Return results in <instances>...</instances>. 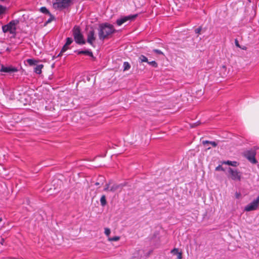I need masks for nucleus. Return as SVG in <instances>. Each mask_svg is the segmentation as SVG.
<instances>
[{
    "label": "nucleus",
    "mask_w": 259,
    "mask_h": 259,
    "mask_svg": "<svg viewBox=\"0 0 259 259\" xmlns=\"http://www.w3.org/2000/svg\"><path fill=\"white\" fill-rule=\"evenodd\" d=\"M116 30L113 25L108 23H103L99 25V38L100 40H104L109 37L110 35L114 33Z\"/></svg>",
    "instance_id": "obj_1"
},
{
    "label": "nucleus",
    "mask_w": 259,
    "mask_h": 259,
    "mask_svg": "<svg viewBox=\"0 0 259 259\" xmlns=\"http://www.w3.org/2000/svg\"><path fill=\"white\" fill-rule=\"evenodd\" d=\"M72 35L75 42L79 45H84L86 41L84 38L83 35L81 32V29L79 26L75 25L72 30Z\"/></svg>",
    "instance_id": "obj_2"
},
{
    "label": "nucleus",
    "mask_w": 259,
    "mask_h": 259,
    "mask_svg": "<svg viewBox=\"0 0 259 259\" xmlns=\"http://www.w3.org/2000/svg\"><path fill=\"white\" fill-rule=\"evenodd\" d=\"M19 20H13L11 21L9 23L2 26V30L3 32L6 33L9 32L11 34L14 35L16 34V26L19 23Z\"/></svg>",
    "instance_id": "obj_3"
},
{
    "label": "nucleus",
    "mask_w": 259,
    "mask_h": 259,
    "mask_svg": "<svg viewBox=\"0 0 259 259\" xmlns=\"http://www.w3.org/2000/svg\"><path fill=\"white\" fill-rule=\"evenodd\" d=\"M72 4V0H53V6L56 10L68 8Z\"/></svg>",
    "instance_id": "obj_4"
},
{
    "label": "nucleus",
    "mask_w": 259,
    "mask_h": 259,
    "mask_svg": "<svg viewBox=\"0 0 259 259\" xmlns=\"http://www.w3.org/2000/svg\"><path fill=\"white\" fill-rule=\"evenodd\" d=\"M257 148L254 147L253 148L244 152L243 156L251 163L256 164L257 161L255 158Z\"/></svg>",
    "instance_id": "obj_5"
},
{
    "label": "nucleus",
    "mask_w": 259,
    "mask_h": 259,
    "mask_svg": "<svg viewBox=\"0 0 259 259\" xmlns=\"http://www.w3.org/2000/svg\"><path fill=\"white\" fill-rule=\"evenodd\" d=\"M259 207V195L251 203L246 205L244 207V211H250L256 210Z\"/></svg>",
    "instance_id": "obj_6"
},
{
    "label": "nucleus",
    "mask_w": 259,
    "mask_h": 259,
    "mask_svg": "<svg viewBox=\"0 0 259 259\" xmlns=\"http://www.w3.org/2000/svg\"><path fill=\"white\" fill-rule=\"evenodd\" d=\"M138 16V14H136L122 17L116 20V23L118 26H121L122 24L127 21H134Z\"/></svg>",
    "instance_id": "obj_7"
},
{
    "label": "nucleus",
    "mask_w": 259,
    "mask_h": 259,
    "mask_svg": "<svg viewBox=\"0 0 259 259\" xmlns=\"http://www.w3.org/2000/svg\"><path fill=\"white\" fill-rule=\"evenodd\" d=\"M228 172L230 175V177L234 181H240L241 179V172L238 169H234L231 167H229Z\"/></svg>",
    "instance_id": "obj_8"
},
{
    "label": "nucleus",
    "mask_w": 259,
    "mask_h": 259,
    "mask_svg": "<svg viewBox=\"0 0 259 259\" xmlns=\"http://www.w3.org/2000/svg\"><path fill=\"white\" fill-rule=\"evenodd\" d=\"M96 38L95 30L94 29L90 30L87 34V42L92 46L95 47L94 42Z\"/></svg>",
    "instance_id": "obj_9"
},
{
    "label": "nucleus",
    "mask_w": 259,
    "mask_h": 259,
    "mask_svg": "<svg viewBox=\"0 0 259 259\" xmlns=\"http://www.w3.org/2000/svg\"><path fill=\"white\" fill-rule=\"evenodd\" d=\"M17 71L18 69L15 67H13L12 66L6 67L3 65H2L1 68L0 69L1 72L5 73L15 72H17Z\"/></svg>",
    "instance_id": "obj_10"
},
{
    "label": "nucleus",
    "mask_w": 259,
    "mask_h": 259,
    "mask_svg": "<svg viewBox=\"0 0 259 259\" xmlns=\"http://www.w3.org/2000/svg\"><path fill=\"white\" fill-rule=\"evenodd\" d=\"M74 53H76L77 55H85L91 57L94 60H95L96 58L94 56L93 52L91 50H75Z\"/></svg>",
    "instance_id": "obj_11"
},
{
    "label": "nucleus",
    "mask_w": 259,
    "mask_h": 259,
    "mask_svg": "<svg viewBox=\"0 0 259 259\" xmlns=\"http://www.w3.org/2000/svg\"><path fill=\"white\" fill-rule=\"evenodd\" d=\"M170 253L174 255H177V259H182V252L179 251V248H175L170 251Z\"/></svg>",
    "instance_id": "obj_12"
},
{
    "label": "nucleus",
    "mask_w": 259,
    "mask_h": 259,
    "mask_svg": "<svg viewBox=\"0 0 259 259\" xmlns=\"http://www.w3.org/2000/svg\"><path fill=\"white\" fill-rule=\"evenodd\" d=\"M124 186L122 184H114L111 187H110L109 191L110 192H115L118 189L120 188H122Z\"/></svg>",
    "instance_id": "obj_13"
},
{
    "label": "nucleus",
    "mask_w": 259,
    "mask_h": 259,
    "mask_svg": "<svg viewBox=\"0 0 259 259\" xmlns=\"http://www.w3.org/2000/svg\"><path fill=\"white\" fill-rule=\"evenodd\" d=\"M222 163L227 164L229 165H231L232 166H234V167L237 166L239 165V163L237 161H230V160L224 161L222 162Z\"/></svg>",
    "instance_id": "obj_14"
},
{
    "label": "nucleus",
    "mask_w": 259,
    "mask_h": 259,
    "mask_svg": "<svg viewBox=\"0 0 259 259\" xmlns=\"http://www.w3.org/2000/svg\"><path fill=\"white\" fill-rule=\"evenodd\" d=\"M43 67V64L37 65L35 67H34V72L37 74H40L41 73V69Z\"/></svg>",
    "instance_id": "obj_15"
},
{
    "label": "nucleus",
    "mask_w": 259,
    "mask_h": 259,
    "mask_svg": "<svg viewBox=\"0 0 259 259\" xmlns=\"http://www.w3.org/2000/svg\"><path fill=\"white\" fill-rule=\"evenodd\" d=\"M68 49V46H66V44H65L63 46V47H62L60 53L57 56H54L53 57V59H54L55 58H56L58 57L61 56L62 55V53L65 52V51H66Z\"/></svg>",
    "instance_id": "obj_16"
},
{
    "label": "nucleus",
    "mask_w": 259,
    "mask_h": 259,
    "mask_svg": "<svg viewBox=\"0 0 259 259\" xmlns=\"http://www.w3.org/2000/svg\"><path fill=\"white\" fill-rule=\"evenodd\" d=\"M202 143L203 145H205L206 144H210L213 147H215L218 145V143L215 141H209L205 140L203 141Z\"/></svg>",
    "instance_id": "obj_17"
},
{
    "label": "nucleus",
    "mask_w": 259,
    "mask_h": 259,
    "mask_svg": "<svg viewBox=\"0 0 259 259\" xmlns=\"http://www.w3.org/2000/svg\"><path fill=\"white\" fill-rule=\"evenodd\" d=\"M38 62V60H36L34 59H28L27 60V62L30 66L35 65Z\"/></svg>",
    "instance_id": "obj_18"
},
{
    "label": "nucleus",
    "mask_w": 259,
    "mask_h": 259,
    "mask_svg": "<svg viewBox=\"0 0 259 259\" xmlns=\"http://www.w3.org/2000/svg\"><path fill=\"white\" fill-rule=\"evenodd\" d=\"M100 203L102 206L104 207L107 204V201L105 195H103L100 198Z\"/></svg>",
    "instance_id": "obj_19"
},
{
    "label": "nucleus",
    "mask_w": 259,
    "mask_h": 259,
    "mask_svg": "<svg viewBox=\"0 0 259 259\" xmlns=\"http://www.w3.org/2000/svg\"><path fill=\"white\" fill-rule=\"evenodd\" d=\"M50 16V18L45 23L44 26H47L49 23H51L53 20H55V17L52 14L51 15H49Z\"/></svg>",
    "instance_id": "obj_20"
},
{
    "label": "nucleus",
    "mask_w": 259,
    "mask_h": 259,
    "mask_svg": "<svg viewBox=\"0 0 259 259\" xmlns=\"http://www.w3.org/2000/svg\"><path fill=\"white\" fill-rule=\"evenodd\" d=\"M139 62H140V63H143V62H147V63L148 61L147 58L143 55H141L139 57Z\"/></svg>",
    "instance_id": "obj_21"
},
{
    "label": "nucleus",
    "mask_w": 259,
    "mask_h": 259,
    "mask_svg": "<svg viewBox=\"0 0 259 259\" xmlns=\"http://www.w3.org/2000/svg\"><path fill=\"white\" fill-rule=\"evenodd\" d=\"M40 11L41 13H42L44 14H48V15H51V14L50 12V11H49V10L45 7H41L40 9Z\"/></svg>",
    "instance_id": "obj_22"
},
{
    "label": "nucleus",
    "mask_w": 259,
    "mask_h": 259,
    "mask_svg": "<svg viewBox=\"0 0 259 259\" xmlns=\"http://www.w3.org/2000/svg\"><path fill=\"white\" fill-rule=\"evenodd\" d=\"M123 70L124 71H125V70H128L130 69L131 68V65L130 64V63L127 62H124L123 63Z\"/></svg>",
    "instance_id": "obj_23"
},
{
    "label": "nucleus",
    "mask_w": 259,
    "mask_h": 259,
    "mask_svg": "<svg viewBox=\"0 0 259 259\" xmlns=\"http://www.w3.org/2000/svg\"><path fill=\"white\" fill-rule=\"evenodd\" d=\"M147 63L149 65H151L153 67H154V68L158 67V63L156 61H148Z\"/></svg>",
    "instance_id": "obj_24"
},
{
    "label": "nucleus",
    "mask_w": 259,
    "mask_h": 259,
    "mask_svg": "<svg viewBox=\"0 0 259 259\" xmlns=\"http://www.w3.org/2000/svg\"><path fill=\"white\" fill-rule=\"evenodd\" d=\"M120 239L119 236H114L113 237H110L108 238V240L110 241H118Z\"/></svg>",
    "instance_id": "obj_25"
},
{
    "label": "nucleus",
    "mask_w": 259,
    "mask_h": 259,
    "mask_svg": "<svg viewBox=\"0 0 259 259\" xmlns=\"http://www.w3.org/2000/svg\"><path fill=\"white\" fill-rule=\"evenodd\" d=\"M73 42V39L71 37H67L66 38V46H69Z\"/></svg>",
    "instance_id": "obj_26"
},
{
    "label": "nucleus",
    "mask_w": 259,
    "mask_h": 259,
    "mask_svg": "<svg viewBox=\"0 0 259 259\" xmlns=\"http://www.w3.org/2000/svg\"><path fill=\"white\" fill-rule=\"evenodd\" d=\"M6 10V8L2 5H0V15L5 13Z\"/></svg>",
    "instance_id": "obj_27"
},
{
    "label": "nucleus",
    "mask_w": 259,
    "mask_h": 259,
    "mask_svg": "<svg viewBox=\"0 0 259 259\" xmlns=\"http://www.w3.org/2000/svg\"><path fill=\"white\" fill-rule=\"evenodd\" d=\"M110 184H111V182H109L108 183H107L105 185V188L104 189V191H109V190H110Z\"/></svg>",
    "instance_id": "obj_28"
},
{
    "label": "nucleus",
    "mask_w": 259,
    "mask_h": 259,
    "mask_svg": "<svg viewBox=\"0 0 259 259\" xmlns=\"http://www.w3.org/2000/svg\"><path fill=\"white\" fill-rule=\"evenodd\" d=\"M202 29V26H199V27L196 28L194 30V31L195 32V33L199 34H200Z\"/></svg>",
    "instance_id": "obj_29"
},
{
    "label": "nucleus",
    "mask_w": 259,
    "mask_h": 259,
    "mask_svg": "<svg viewBox=\"0 0 259 259\" xmlns=\"http://www.w3.org/2000/svg\"><path fill=\"white\" fill-rule=\"evenodd\" d=\"M215 171H224V168L222 167L221 165H219L217 166L215 168Z\"/></svg>",
    "instance_id": "obj_30"
},
{
    "label": "nucleus",
    "mask_w": 259,
    "mask_h": 259,
    "mask_svg": "<svg viewBox=\"0 0 259 259\" xmlns=\"http://www.w3.org/2000/svg\"><path fill=\"white\" fill-rule=\"evenodd\" d=\"M153 52L158 55H163V52L158 49H153Z\"/></svg>",
    "instance_id": "obj_31"
},
{
    "label": "nucleus",
    "mask_w": 259,
    "mask_h": 259,
    "mask_svg": "<svg viewBox=\"0 0 259 259\" xmlns=\"http://www.w3.org/2000/svg\"><path fill=\"white\" fill-rule=\"evenodd\" d=\"M110 232H110V229H109V228H106L105 229V232H104V233H105V235H106V236H109V235H110Z\"/></svg>",
    "instance_id": "obj_32"
},
{
    "label": "nucleus",
    "mask_w": 259,
    "mask_h": 259,
    "mask_svg": "<svg viewBox=\"0 0 259 259\" xmlns=\"http://www.w3.org/2000/svg\"><path fill=\"white\" fill-rule=\"evenodd\" d=\"M5 239L4 238L1 237V240H0L1 244H2V245H5Z\"/></svg>",
    "instance_id": "obj_33"
},
{
    "label": "nucleus",
    "mask_w": 259,
    "mask_h": 259,
    "mask_svg": "<svg viewBox=\"0 0 259 259\" xmlns=\"http://www.w3.org/2000/svg\"><path fill=\"white\" fill-rule=\"evenodd\" d=\"M241 196V194L239 192H236L235 193V197L236 198L239 199Z\"/></svg>",
    "instance_id": "obj_34"
},
{
    "label": "nucleus",
    "mask_w": 259,
    "mask_h": 259,
    "mask_svg": "<svg viewBox=\"0 0 259 259\" xmlns=\"http://www.w3.org/2000/svg\"><path fill=\"white\" fill-rule=\"evenodd\" d=\"M235 45L237 47H240L239 44V42H238V40L237 39H235Z\"/></svg>",
    "instance_id": "obj_35"
},
{
    "label": "nucleus",
    "mask_w": 259,
    "mask_h": 259,
    "mask_svg": "<svg viewBox=\"0 0 259 259\" xmlns=\"http://www.w3.org/2000/svg\"><path fill=\"white\" fill-rule=\"evenodd\" d=\"M199 123H197V122H196L195 123H194V125L192 126V127H195L196 126H197V125H198Z\"/></svg>",
    "instance_id": "obj_36"
},
{
    "label": "nucleus",
    "mask_w": 259,
    "mask_h": 259,
    "mask_svg": "<svg viewBox=\"0 0 259 259\" xmlns=\"http://www.w3.org/2000/svg\"><path fill=\"white\" fill-rule=\"evenodd\" d=\"M3 221V218L0 217V223Z\"/></svg>",
    "instance_id": "obj_37"
},
{
    "label": "nucleus",
    "mask_w": 259,
    "mask_h": 259,
    "mask_svg": "<svg viewBox=\"0 0 259 259\" xmlns=\"http://www.w3.org/2000/svg\"><path fill=\"white\" fill-rule=\"evenodd\" d=\"M95 185H97V186H98V185H99V183L97 182V183H95Z\"/></svg>",
    "instance_id": "obj_38"
},
{
    "label": "nucleus",
    "mask_w": 259,
    "mask_h": 259,
    "mask_svg": "<svg viewBox=\"0 0 259 259\" xmlns=\"http://www.w3.org/2000/svg\"><path fill=\"white\" fill-rule=\"evenodd\" d=\"M207 149H210V147H208Z\"/></svg>",
    "instance_id": "obj_39"
}]
</instances>
